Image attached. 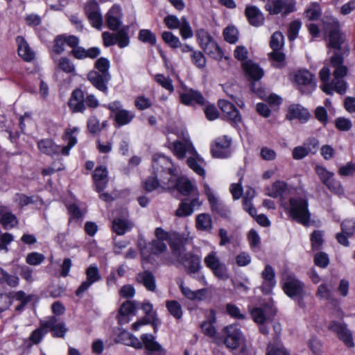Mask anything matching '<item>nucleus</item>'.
Instances as JSON below:
<instances>
[{
  "label": "nucleus",
  "mask_w": 355,
  "mask_h": 355,
  "mask_svg": "<svg viewBox=\"0 0 355 355\" xmlns=\"http://www.w3.org/2000/svg\"><path fill=\"white\" fill-rule=\"evenodd\" d=\"M171 164L163 156L159 159L153 158L152 167L153 175L148 177L143 182L144 189L151 192L159 186V182L170 186V182L175 176V169L171 166Z\"/></svg>",
  "instance_id": "1"
},
{
  "label": "nucleus",
  "mask_w": 355,
  "mask_h": 355,
  "mask_svg": "<svg viewBox=\"0 0 355 355\" xmlns=\"http://www.w3.org/2000/svg\"><path fill=\"white\" fill-rule=\"evenodd\" d=\"M99 105V101L94 94H87L85 96L80 88H76L72 91L68 101V107L72 113L83 114L87 108L93 110Z\"/></svg>",
  "instance_id": "2"
},
{
  "label": "nucleus",
  "mask_w": 355,
  "mask_h": 355,
  "mask_svg": "<svg viewBox=\"0 0 355 355\" xmlns=\"http://www.w3.org/2000/svg\"><path fill=\"white\" fill-rule=\"evenodd\" d=\"M287 214L293 220L304 226L309 225L311 214L309 209V202L301 196L291 197L288 200V207L285 209Z\"/></svg>",
  "instance_id": "3"
},
{
  "label": "nucleus",
  "mask_w": 355,
  "mask_h": 355,
  "mask_svg": "<svg viewBox=\"0 0 355 355\" xmlns=\"http://www.w3.org/2000/svg\"><path fill=\"white\" fill-rule=\"evenodd\" d=\"M241 67L244 76L250 83L251 90L259 95L263 93L264 90L261 87L256 88V83L264 76L263 68L251 59L241 62Z\"/></svg>",
  "instance_id": "4"
},
{
  "label": "nucleus",
  "mask_w": 355,
  "mask_h": 355,
  "mask_svg": "<svg viewBox=\"0 0 355 355\" xmlns=\"http://www.w3.org/2000/svg\"><path fill=\"white\" fill-rule=\"evenodd\" d=\"M281 284L284 293L291 299L294 300L295 297L302 299L306 296L305 284L294 273H289L283 277Z\"/></svg>",
  "instance_id": "5"
},
{
  "label": "nucleus",
  "mask_w": 355,
  "mask_h": 355,
  "mask_svg": "<svg viewBox=\"0 0 355 355\" xmlns=\"http://www.w3.org/2000/svg\"><path fill=\"white\" fill-rule=\"evenodd\" d=\"M103 106L110 111V117H113L115 127L126 125L135 117L134 112L123 108V105L119 101H114Z\"/></svg>",
  "instance_id": "6"
},
{
  "label": "nucleus",
  "mask_w": 355,
  "mask_h": 355,
  "mask_svg": "<svg viewBox=\"0 0 355 355\" xmlns=\"http://www.w3.org/2000/svg\"><path fill=\"white\" fill-rule=\"evenodd\" d=\"M168 187H174L178 192L185 198H192L198 195L199 198V191L197 187L192 183V182L187 178L177 176L176 171H175V176L170 182V186Z\"/></svg>",
  "instance_id": "7"
},
{
  "label": "nucleus",
  "mask_w": 355,
  "mask_h": 355,
  "mask_svg": "<svg viewBox=\"0 0 355 355\" xmlns=\"http://www.w3.org/2000/svg\"><path fill=\"white\" fill-rule=\"evenodd\" d=\"M328 329L329 331L335 333L338 338L342 341L348 348L354 347L352 332L347 328V324L345 322H340L336 320H332L329 322Z\"/></svg>",
  "instance_id": "8"
},
{
  "label": "nucleus",
  "mask_w": 355,
  "mask_h": 355,
  "mask_svg": "<svg viewBox=\"0 0 355 355\" xmlns=\"http://www.w3.org/2000/svg\"><path fill=\"white\" fill-rule=\"evenodd\" d=\"M328 329L329 331L335 333L338 338L342 341L348 348L354 347L352 332L347 328V324L345 322H340L336 320H332L329 322Z\"/></svg>",
  "instance_id": "9"
},
{
  "label": "nucleus",
  "mask_w": 355,
  "mask_h": 355,
  "mask_svg": "<svg viewBox=\"0 0 355 355\" xmlns=\"http://www.w3.org/2000/svg\"><path fill=\"white\" fill-rule=\"evenodd\" d=\"M315 173L319 176L322 184L334 193H341L343 191L340 182L334 179V173L328 171L324 166H316Z\"/></svg>",
  "instance_id": "10"
},
{
  "label": "nucleus",
  "mask_w": 355,
  "mask_h": 355,
  "mask_svg": "<svg viewBox=\"0 0 355 355\" xmlns=\"http://www.w3.org/2000/svg\"><path fill=\"white\" fill-rule=\"evenodd\" d=\"M224 344L230 350L238 349L243 340V334L236 324H230L224 327Z\"/></svg>",
  "instance_id": "11"
},
{
  "label": "nucleus",
  "mask_w": 355,
  "mask_h": 355,
  "mask_svg": "<svg viewBox=\"0 0 355 355\" xmlns=\"http://www.w3.org/2000/svg\"><path fill=\"white\" fill-rule=\"evenodd\" d=\"M184 92L180 94V102L186 106H195L196 105L204 106L207 101L202 94L193 88H189L186 85L182 86Z\"/></svg>",
  "instance_id": "12"
},
{
  "label": "nucleus",
  "mask_w": 355,
  "mask_h": 355,
  "mask_svg": "<svg viewBox=\"0 0 355 355\" xmlns=\"http://www.w3.org/2000/svg\"><path fill=\"white\" fill-rule=\"evenodd\" d=\"M265 9L270 15H275L281 13L284 10V15L295 10V3H287L284 0H267Z\"/></svg>",
  "instance_id": "13"
},
{
  "label": "nucleus",
  "mask_w": 355,
  "mask_h": 355,
  "mask_svg": "<svg viewBox=\"0 0 355 355\" xmlns=\"http://www.w3.org/2000/svg\"><path fill=\"white\" fill-rule=\"evenodd\" d=\"M109 172L106 166L99 165L96 167L92 173V180L94 190L101 193L107 187L109 182Z\"/></svg>",
  "instance_id": "14"
},
{
  "label": "nucleus",
  "mask_w": 355,
  "mask_h": 355,
  "mask_svg": "<svg viewBox=\"0 0 355 355\" xmlns=\"http://www.w3.org/2000/svg\"><path fill=\"white\" fill-rule=\"evenodd\" d=\"M86 280L83 282L76 291V295L82 297L83 293L95 282L101 279V275L98 267L95 265H90L85 271Z\"/></svg>",
  "instance_id": "15"
},
{
  "label": "nucleus",
  "mask_w": 355,
  "mask_h": 355,
  "mask_svg": "<svg viewBox=\"0 0 355 355\" xmlns=\"http://www.w3.org/2000/svg\"><path fill=\"white\" fill-rule=\"evenodd\" d=\"M198 195L192 196V198H184L181 200L178 208L175 211L177 217H187L191 216L196 207L201 206Z\"/></svg>",
  "instance_id": "16"
},
{
  "label": "nucleus",
  "mask_w": 355,
  "mask_h": 355,
  "mask_svg": "<svg viewBox=\"0 0 355 355\" xmlns=\"http://www.w3.org/2000/svg\"><path fill=\"white\" fill-rule=\"evenodd\" d=\"M87 80L98 91L105 94L108 93V83L111 80V75L97 72L92 70L87 73Z\"/></svg>",
  "instance_id": "17"
},
{
  "label": "nucleus",
  "mask_w": 355,
  "mask_h": 355,
  "mask_svg": "<svg viewBox=\"0 0 355 355\" xmlns=\"http://www.w3.org/2000/svg\"><path fill=\"white\" fill-rule=\"evenodd\" d=\"M232 139L227 135L216 138L211 145L210 152L214 158H225L227 156V150L230 148Z\"/></svg>",
  "instance_id": "18"
},
{
  "label": "nucleus",
  "mask_w": 355,
  "mask_h": 355,
  "mask_svg": "<svg viewBox=\"0 0 355 355\" xmlns=\"http://www.w3.org/2000/svg\"><path fill=\"white\" fill-rule=\"evenodd\" d=\"M145 348V355H166V350L155 340L153 335L144 334L141 336Z\"/></svg>",
  "instance_id": "19"
},
{
  "label": "nucleus",
  "mask_w": 355,
  "mask_h": 355,
  "mask_svg": "<svg viewBox=\"0 0 355 355\" xmlns=\"http://www.w3.org/2000/svg\"><path fill=\"white\" fill-rule=\"evenodd\" d=\"M261 277L263 281L261 286V291L265 295L272 293L274 287L276 286L275 272L273 268L267 264L261 272Z\"/></svg>",
  "instance_id": "20"
},
{
  "label": "nucleus",
  "mask_w": 355,
  "mask_h": 355,
  "mask_svg": "<svg viewBox=\"0 0 355 355\" xmlns=\"http://www.w3.org/2000/svg\"><path fill=\"white\" fill-rule=\"evenodd\" d=\"M122 12L119 6L114 5L105 15V23L107 27L112 31H116L121 26Z\"/></svg>",
  "instance_id": "21"
},
{
  "label": "nucleus",
  "mask_w": 355,
  "mask_h": 355,
  "mask_svg": "<svg viewBox=\"0 0 355 355\" xmlns=\"http://www.w3.org/2000/svg\"><path fill=\"white\" fill-rule=\"evenodd\" d=\"M330 64L334 68V71H333L334 78H343L347 76L348 68L347 66L344 65L343 53L335 51L330 58Z\"/></svg>",
  "instance_id": "22"
},
{
  "label": "nucleus",
  "mask_w": 355,
  "mask_h": 355,
  "mask_svg": "<svg viewBox=\"0 0 355 355\" xmlns=\"http://www.w3.org/2000/svg\"><path fill=\"white\" fill-rule=\"evenodd\" d=\"M310 116L311 114L309 110L300 104H291L288 107L286 114V119L287 120L293 121L297 119L302 123H306Z\"/></svg>",
  "instance_id": "23"
},
{
  "label": "nucleus",
  "mask_w": 355,
  "mask_h": 355,
  "mask_svg": "<svg viewBox=\"0 0 355 355\" xmlns=\"http://www.w3.org/2000/svg\"><path fill=\"white\" fill-rule=\"evenodd\" d=\"M58 318L55 315L50 316L47 320L44 322V327L50 330L52 337L62 338L65 336L68 329L64 322L58 323Z\"/></svg>",
  "instance_id": "24"
},
{
  "label": "nucleus",
  "mask_w": 355,
  "mask_h": 355,
  "mask_svg": "<svg viewBox=\"0 0 355 355\" xmlns=\"http://www.w3.org/2000/svg\"><path fill=\"white\" fill-rule=\"evenodd\" d=\"M74 35L60 34L55 37L51 51L56 55H61L64 51V46L67 45L69 47L76 46L74 42Z\"/></svg>",
  "instance_id": "25"
},
{
  "label": "nucleus",
  "mask_w": 355,
  "mask_h": 355,
  "mask_svg": "<svg viewBox=\"0 0 355 355\" xmlns=\"http://www.w3.org/2000/svg\"><path fill=\"white\" fill-rule=\"evenodd\" d=\"M295 82L302 87L300 90L304 94H310L315 87L313 81V75L307 70L300 71L295 76Z\"/></svg>",
  "instance_id": "26"
},
{
  "label": "nucleus",
  "mask_w": 355,
  "mask_h": 355,
  "mask_svg": "<svg viewBox=\"0 0 355 355\" xmlns=\"http://www.w3.org/2000/svg\"><path fill=\"white\" fill-rule=\"evenodd\" d=\"M18 223L17 216L7 206L0 205V224L4 230L15 227Z\"/></svg>",
  "instance_id": "27"
},
{
  "label": "nucleus",
  "mask_w": 355,
  "mask_h": 355,
  "mask_svg": "<svg viewBox=\"0 0 355 355\" xmlns=\"http://www.w3.org/2000/svg\"><path fill=\"white\" fill-rule=\"evenodd\" d=\"M245 15L249 24L253 26L259 27L263 24L264 17L261 10L255 6H247Z\"/></svg>",
  "instance_id": "28"
},
{
  "label": "nucleus",
  "mask_w": 355,
  "mask_h": 355,
  "mask_svg": "<svg viewBox=\"0 0 355 355\" xmlns=\"http://www.w3.org/2000/svg\"><path fill=\"white\" fill-rule=\"evenodd\" d=\"M85 12L92 26L97 29H101L103 17L98 10V5L96 3H93L86 8Z\"/></svg>",
  "instance_id": "29"
},
{
  "label": "nucleus",
  "mask_w": 355,
  "mask_h": 355,
  "mask_svg": "<svg viewBox=\"0 0 355 355\" xmlns=\"http://www.w3.org/2000/svg\"><path fill=\"white\" fill-rule=\"evenodd\" d=\"M38 149L42 153L54 156L60 154V146L57 145L52 139H42L37 142Z\"/></svg>",
  "instance_id": "30"
},
{
  "label": "nucleus",
  "mask_w": 355,
  "mask_h": 355,
  "mask_svg": "<svg viewBox=\"0 0 355 355\" xmlns=\"http://www.w3.org/2000/svg\"><path fill=\"white\" fill-rule=\"evenodd\" d=\"M182 261L187 264L188 274H195L199 272L201 268L200 257L193 253L188 252L181 257Z\"/></svg>",
  "instance_id": "31"
},
{
  "label": "nucleus",
  "mask_w": 355,
  "mask_h": 355,
  "mask_svg": "<svg viewBox=\"0 0 355 355\" xmlns=\"http://www.w3.org/2000/svg\"><path fill=\"white\" fill-rule=\"evenodd\" d=\"M17 44V53L19 57L24 60L30 62L35 58V53L31 49L28 42L23 36L19 35L16 37Z\"/></svg>",
  "instance_id": "32"
},
{
  "label": "nucleus",
  "mask_w": 355,
  "mask_h": 355,
  "mask_svg": "<svg viewBox=\"0 0 355 355\" xmlns=\"http://www.w3.org/2000/svg\"><path fill=\"white\" fill-rule=\"evenodd\" d=\"M137 280L139 283L144 285V286L149 291H155L156 289L155 277L153 273L148 270L139 272L137 275Z\"/></svg>",
  "instance_id": "33"
},
{
  "label": "nucleus",
  "mask_w": 355,
  "mask_h": 355,
  "mask_svg": "<svg viewBox=\"0 0 355 355\" xmlns=\"http://www.w3.org/2000/svg\"><path fill=\"white\" fill-rule=\"evenodd\" d=\"M201 49L210 58L214 60H220L224 55L223 50L220 47L214 39L202 46Z\"/></svg>",
  "instance_id": "34"
},
{
  "label": "nucleus",
  "mask_w": 355,
  "mask_h": 355,
  "mask_svg": "<svg viewBox=\"0 0 355 355\" xmlns=\"http://www.w3.org/2000/svg\"><path fill=\"white\" fill-rule=\"evenodd\" d=\"M157 318L156 313H153L151 315H146L138 320L132 324V329L134 331H138L141 326L151 324L154 329L155 332L157 331Z\"/></svg>",
  "instance_id": "35"
},
{
  "label": "nucleus",
  "mask_w": 355,
  "mask_h": 355,
  "mask_svg": "<svg viewBox=\"0 0 355 355\" xmlns=\"http://www.w3.org/2000/svg\"><path fill=\"white\" fill-rule=\"evenodd\" d=\"M209 202L211 210L224 218H228L230 216V211L224 205L219 203L214 195L209 196Z\"/></svg>",
  "instance_id": "36"
},
{
  "label": "nucleus",
  "mask_w": 355,
  "mask_h": 355,
  "mask_svg": "<svg viewBox=\"0 0 355 355\" xmlns=\"http://www.w3.org/2000/svg\"><path fill=\"white\" fill-rule=\"evenodd\" d=\"M310 242L313 252L321 250L324 243L323 231L314 230L310 234Z\"/></svg>",
  "instance_id": "37"
},
{
  "label": "nucleus",
  "mask_w": 355,
  "mask_h": 355,
  "mask_svg": "<svg viewBox=\"0 0 355 355\" xmlns=\"http://www.w3.org/2000/svg\"><path fill=\"white\" fill-rule=\"evenodd\" d=\"M68 213L69 214V225L76 223L80 225L84 216L83 212L81 211L78 205L76 203L70 204L67 207Z\"/></svg>",
  "instance_id": "38"
},
{
  "label": "nucleus",
  "mask_w": 355,
  "mask_h": 355,
  "mask_svg": "<svg viewBox=\"0 0 355 355\" xmlns=\"http://www.w3.org/2000/svg\"><path fill=\"white\" fill-rule=\"evenodd\" d=\"M212 219L208 214H200L196 219V226L198 230L211 231L212 229Z\"/></svg>",
  "instance_id": "39"
},
{
  "label": "nucleus",
  "mask_w": 355,
  "mask_h": 355,
  "mask_svg": "<svg viewBox=\"0 0 355 355\" xmlns=\"http://www.w3.org/2000/svg\"><path fill=\"white\" fill-rule=\"evenodd\" d=\"M129 28V26H124L116 33V44L121 49L128 46L130 44Z\"/></svg>",
  "instance_id": "40"
},
{
  "label": "nucleus",
  "mask_w": 355,
  "mask_h": 355,
  "mask_svg": "<svg viewBox=\"0 0 355 355\" xmlns=\"http://www.w3.org/2000/svg\"><path fill=\"white\" fill-rule=\"evenodd\" d=\"M136 311V306L133 302L126 301L123 302L119 311L118 322L119 324L123 322V318H127L130 314L134 313Z\"/></svg>",
  "instance_id": "41"
},
{
  "label": "nucleus",
  "mask_w": 355,
  "mask_h": 355,
  "mask_svg": "<svg viewBox=\"0 0 355 355\" xmlns=\"http://www.w3.org/2000/svg\"><path fill=\"white\" fill-rule=\"evenodd\" d=\"M222 119L228 122L234 128H239V124L242 122V116L239 110L224 114Z\"/></svg>",
  "instance_id": "42"
},
{
  "label": "nucleus",
  "mask_w": 355,
  "mask_h": 355,
  "mask_svg": "<svg viewBox=\"0 0 355 355\" xmlns=\"http://www.w3.org/2000/svg\"><path fill=\"white\" fill-rule=\"evenodd\" d=\"M288 190V184L284 181L277 180L272 184V191L268 196L274 198L282 197Z\"/></svg>",
  "instance_id": "43"
},
{
  "label": "nucleus",
  "mask_w": 355,
  "mask_h": 355,
  "mask_svg": "<svg viewBox=\"0 0 355 355\" xmlns=\"http://www.w3.org/2000/svg\"><path fill=\"white\" fill-rule=\"evenodd\" d=\"M343 42L344 40L340 31L328 34L327 46L329 48L334 49L336 50V51L340 52Z\"/></svg>",
  "instance_id": "44"
},
{
  "label": "nucleus",
  "mask_w": 355,
  "mask_h": 355,
  "mask_svg": "<svg viewBox=\"0 0 355 355\" xmlns=\"http://www.w3.org/2000/svg\"><path fill=\"white\" fill-rule=\"evenodd\" d=\"M44 320H40V327L37 328L31 334L29 340L35 345H38L42 340L44 336L48 333L46 327H44Z\"/></svg>",
  "instance_id": "45"
},
{
  "label": "nucleus",
  "mask_w": 355,
  "mask_h": 355,
  "mask_svg": "<svg viewBox=\"0 0 355 355\" xmlns=\"http://www.w3.org/2000/svg\"><path fill=\"white\" fill-rule=\"evenodd\" d=\"M166 307L169 313L175 319L179 320L182 317V306L177 300L166 301Z\"/></svg>",
  "instance_id": "46"
},
{
  "label": "nucleus",
  "mask_w": 355,
  "mask_h": 355,
  "mask_svg": "<svg viewBox=\"0 0 355 355\" xmlns=\"http://www.w3.org/2000/svg\"><path fill=\"white\" fill-rule=\"evenodd\" d=\"M211 313H213L211 318L208 321L202 322L200 327L205 335L213 338L216 334V330L214 325V323L216 322V317L214 311H211Z\"/></svg>",
  "instance_id": "47"
},
{
  "label": "nucleus",
  "mask_w": 355,
  "mask_h": 355,
  "mask_svg": "<svg viewBox=\"0 0 355 355\" xmlns=\"http://www.w3.org/2000/svg\"><path fill=\"white\" fill-rule=\"evenodd\" d=\"M138 40L151 46H155L157 42L156 35L149 29H141L139 31Z\"/></svg>",
  "instance_id": "48"
},
{
  "label": "nucleus",
  "mask_w": 355,
  "mask_h": 355,
  "mask_svg": "<svg viewBox=\"0 0 355 355\" xmlns=\"http://www.w3.org/2000/svg\"><path fill=\"white\" fill-rule=\"evenodd\" d=\"M112 229L117 235H123L129 230L128 222L125 219L114 218Z\"/></svg>",
  "instance_id": "49"
},
{
  "label": "nucleus",
  "mask_w": 355,
  "mask_h": 355,
  "mask_svg": "<svg viewBox=\"0 0 355 355\" xmlns=\"http://www.w3.org/2000/svg\"><path fill=\"white\" fill-rule=\"evenodd\" d=\"M306 17L311 21L318 20L322 15V10L318 2H312L310 8L305 10Z\"/></svg>",
  "instance_id": "50"
},
{
  "label": "nucleus",
  "mask_w": 355,
  "mask_h": 355,
  "mask_svg": "<svg viewBox=\"0 0 355 355\" xmlns=\"http://www.w3.org/2000/svg\"><path fill=\"white\" fill-rule=\"evenodd\" d=\"M87 129L92 135H96L102 131L99 120L96 116H90L87 121Z\"/></svg>",
  "instance_id": "51"
},
{
  "label": "nucleus",
  "mask_w": 355,
  "mask_h": 355,
  "mask_svg": "<svg viewBox=\"0 0 355 355\" xmlns=\"http://www.w3.org/2000/svg\"><path fill=\"white\" fill-rule=\"evenodd\" d=\"M154 80L156 83H157L163 88L169 91L170 92H173L174 91V86L173 85V81L169 77H166L162 73H157L154 76Z\"/></svg>",
  "instance_id": "52"
},
{
  "label": "nucleus",
  "mask_w": 355,
  "mask_h": 355,
  "mask_svg": "<svg viewBox=\"0 0 355 355\" xmlns=\"http://www.w3.org/2000/svg\"><path fill=\"white\" fill-rule=\"evenodd\" d=\"M75 38V44L76 46L73 47H71L72 49L69 53L70 55H72L74 58L78 60H83L86 58V49L79 46L80 40L79 37L76 35L74 36Z\"/></svg>",
  "instance_id": "53"
},
{
  "label": "nucleus",
  "mask_w": 355,
  "mask_h": 355,
  "mask_svg": "<svg viewBox=\"0 0 355 355\" xmlns=\"http://www.w3.org/2000/svg\"><path fill=\"white\" fill-rule=\"evenodd\" d=\"M250 315L254 322L266 323L267 320L266 315V309L263 307H254L250 310Z\"/></svg>",
  "instance_id": "54"
},
{
  "label": "nucleus",
  "mask_w": 355,
  "mask_h": 355,
  "mask_svg": "<svg viewBox=\"0 0 355 355\" xmlns=\"http://www.w3.org/2000/svg\"><path fill=\"white\" fill-rule=\"evenodd\" d=\"M162 38L164 42L172 49H177L180 45V39L170 31L163 32Z\"/></svg>",
  "instance_id": "55"
},
{
  "label": "nucleus",
  "mask_w": 355,
  "mask_h": 355,
  "mask_svg": "<svg viewBox=\"0 0 355 355\" xmlns=\"http://www.w3.org/2000/svg\"><path fill=\"white\" fill-rule=\"evenodd\" d=\"M110 60L105 57H101L97 58V60L94 62V69L97 72L104 73L106 74L110 73Z\"/></svg>",
  "instance_id": "56"
},
{
  "label": "nucleus",
  "mask_w": 355,
  "mask_h": 355,
  "mask_svg": "<svg viewBox=\"0 0 355 355\" xmlns=\"http://www.w3.org/2000/svg\"><path fill=\"white\" fill-rule=\"evenodd\" d=\"M224 40L230 44H235L238 40V31L233 26H227L223 32Z\"/></svg>",
  "instance_id": "57"
},
{
  "label": "nucleus",
  "mask_w": 355,
  "mask_h": 355,
  "mask_svg": "<svg viewBox=\"0 0 355 355\" xmlns=\"http://www.w3.org/2000/svg\"><path fill=\"white\" fill-rule=\"evenodd\" d=\"M313 257V262L315 266L321 268H325L329 264V258L326 252L317 251Z\"/></svg>",
  "instance_id": "58"
},
{
  "label": "nucleus",
  "mask_w": 355,
  "mask_h": 355,
  "mask_svg": "<svg viewBox=\"0 0 355 355\" xmlns=\"http://www.w3.org/2000/svg\"><path fill=\"white\" fill-rule=\"evenodd\" d=\"M284 45V36L279 31L275 32L270 37V47L272 50H281Z\"/></svg>",
  "instance_id": "59"
},
{
  "label": "nucleus",
  "mask_w": 355,
  "mask_h": 355,
  "mask_svg": "<svg viewBox=\"0 0 355 355\" xmlns=\"http://www.w3.org/2000/svg\"><path fill=\"white\" fill-rule=\"evenodd\" d=\"M334 125L336 129L342 132H347L352 128V123L350 119L340 116L335 119Z\"/></svg>",
  "instance_id": "60"
},
{
  "label": "nucleus",
  "mask_w": 355,
  "mask_h": 355,
  "mask_svg": "<svg viewBox=\"0 0 355 355\" xmlns=\"http://www.w3.org/2000/svg\"><path fill=\"white\" fill-rule=\"evenodd\" d=\"M325 31L329 33H334L340 31V25L339 21L336 18H328L324 21Z\"/></svg>",
  "instance_id": "61"
},
{
  "label": "nucleus",
  "mask_w": 355,
  "mask_h": 355,
  "mask_svg": "<svg viewBox=\"0 0 355 355\" xmlns=\"http://www.w3.org/2000/svg\"><path fill=\"white\" fill-rule=\"evenodd\" d=\"M192 63L199 69H203L206 66V58L204 54L200 51H193L191 54Z\"/></svg>",
  "instance_id": "62"
},
{
  "label": "nucleus",
  "mask_w": 355,
  "mask_h": 355,
  "mask_svg": "<svg viewBox=\"0 0 355 355\" xmlns=\"http://www.w3.org/2000/svg\"><path fill=\"white\" fill-rule=\"evenodd\" d=\"M134 104L138 110L143 111L150 108L153 105V102L144 95H140L136 97Z\"/></svg>",
  "instance_id": "63"
},
{
  "label": "nucleus",
  "mask_w": 355,
  "mask_h": 355,
  "mask_svg": "<svg viewBox=\"0 0 355 355\" xmlns=\"http://www.w3.org/2000/svg\"><path fill=\"white\" fill-rule=\"evenodd\" d=\"M58 67L67 73H74L76 71L75 65L67 57H61L59 60Z\"/></svg>",
  "instance_id": "64"
}]
</instances>
